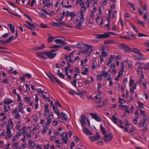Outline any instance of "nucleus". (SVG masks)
<instances>
[{
	"label": "nucleus",
	"mask_w": 149,
	"mask_h": 149,
	"mask_svg": "<svg viewBox=\"0 0 149 149\" xmlns=\"http://www.w3.org/2000/svg\"><path fill=\"white\" fill-rule=\"evenodd\" d=\"M76 47L77 48H80L82 50L80 51V52L85 54L87 53L88 56H89L93 52L92 48L91 46H90L84 44H82L81 45L77 44Z\"/></svg>",
	"instance_id": "obj_1"
},
{
	"label": "nucleus",
	"mask_w": 149,
	"mask_h": 149,
	"mask_svg": "<svg viewBox=\"0 0 149 149\" xmlns=\"http://www.w3.org/2000/svg\"><path fill=\"white\" fill-rule=\"evenodd\" d=\"M58 50V49H53L51 50L50 52H46V53L47 54V56L50 59H52L56 56V53H55V52Z\"/></svg>",
	"instance_id": "obj_2"
},
{
	"label": "nucleus",
	"mask_w": 149,
	"mask_h": 149,
	"mask_svg": "<svg viewBox=\"0 0 149 149\" xmlns=\"http://www.w3.org/2000/svg\"><path fill=\"white\" fill-rule=\"evenodd\" d=\"M6 130L7 135L5 136V139H9L11 138L12 136L11 131L10 130V127L8 124H7L6 126Z\"/></svg>",
	"instance_id": "obj_3"
},
{
	"label": "nucleus",
	"mask_w": 149,
	"mask_h": 149,
	"mask_svg": "<svg viewBox=\"0 0 149 149\" xmlns=\"http://www.w3.org/2000/svg\"><path fill=\"white\" fill-rule=\"evenodd\" d=\"M118 47L120 49H123L125 53H127L130 52V48L125 44H122L118 45Z\"/></svg>",
	"instance_id": "obj_4"
},
{
	"label": "nucleus",
	"mask_w": 149,
	"mask_h": 149,
	"mask_svg": "<svg viewBox=\"0 0 149 149\" xmlns=\"http://www.w3.org/2000/svg\"><path fill=\"white\" fill-rule=\"evenodd\" d=\"M52 82H54V81H56L58 84L61 86L62 87V83L58 79H57L54 75H51L48 76Z\"/></svg>",
	"instance_id": "obj_5"
},
{
	"label": "nucleus",
	"mask_w": 149,
	"mask_h": 149,
	"mask_svg": "<svg viewBox=\"0 0 149 149\" xmlns=\"http://www.w3.org/2000/svg\"><path fill=\"white\" fill-rule=\"evenodd\" d=\"M113 135L111 133H110L107 135L104 136V140L106 142H109L111 141L113 139Z\"/></svg>",
	"instance_id": "obj_6"
},
{
	"label": "nucleus",
	"mask_w": 149,
	"mask_h": 149,
	"mask_svg": "<svg viewBox=\"0 0 149 149\" xmlns=\"http://www.w3.org/2000/svg\"><path fill=\"white\" fill-rule=\"evenodd\" d=\"M68 135V133L66 132H64L60 136L62 137V139L63 140V142L64 143L67 144V143Z\"/></svg>",
	"instance_id": "obj_7"
},
{
	"label": "nucleus",
	"mask_w": 149,
	"mask_h": 149,
	"mask_svg": "<svg viewBox=\"0 0 149 149\" xmlns=\"http://www.w3.org/2000/svg\"><path fill=\"white\" fill-rule=\"evenodd\" d=\"M96 135V136H91L89 137V139L91 141H98L100 140V137L99 134L97 132Z\"/></svg>",
	"instance_id": "obj_8"
},
{
	"label": "nucleus",
	"mask_w": 149,
	"mask_h": 149,
	"mask_svg": "<svg viewBox=\"0 0 149 149\" xmlns=\"http://www.w3.org/2000/svg\"><path fill=\"white\" fill-rule=\"evenodd\" d=\"M14 38V37L13 36H12L5 40H0V43L2 44H7L10 43V41L13 39Z\"/></svg>",
	"instance_id": "obj_9"
},
{
	"label": "nucleus",
	"mask_w": 149,
	"mask_h": 149,
	"mask_svg": "<svg viewBox=\"0 0 149 149\" xmlns=\"http://www.w3.org/2000/svg\"><path fill=\"white\" fill-rule=\"evenodd\" d=\"M46 52H39L37 54V55L38 57L42 59H47V57L46 56H47Z\"/></svg>",
	"instance_id": "obj_10"
},
{
	"label": "nucleus",
	"mask_w": 149,
	"mask_h": 149,
	"mask_svg": "<svg viewBox=\"0 0 149 149\" xmlns=\"http://www.w3.org/2000/svg\"><path fill=\"white\" fill-rule=\"evenodd\" d=\"M86 117L84 115L82 116L80 118L79 120L82 126L85 127L86 125Z\"/></svg>",
	"instance_id": "obj_11"
},
{
	"label": "nucleus",
	"mask_w": 149,
	"mask_h": 149,
	"mask_svg": "<svg viewBox=\"0 0 149 149\" xmlns=\"http://www.w3.org/2000/svg\"><path fill=\"white\" fill-rule=\"evenodd\" d=\"M86 8L85 7L81 8L80 11H79L78 13L79 17L84 18L83 17L84 15V13L86 12Z\"/></svg>",
	"instance_id": "obj_12"
},
{
	"label": "nucleus",
	"mask_w": 149,
	"mask_h": 149,
	"mask_svg": "<svg viewBox=\"0 0 149 149\" xmlns=\"http://www.w3.org/2000/svg\"><path fill=\"white\" fill-rule=\"evenodd\" d=\"M89 114L91 115L93 118L95 119L96 121L99 122L101 121V120L100 119V117L98 116L96 113H90Z\"/></svg>",
	"instance_id": "obj_13"
},
{
	"label": "nucleus",
	"mask_w": 149,
	"mask_h": 149,
	"mask_svg": "<svg viewBox=\"0 0 149 149\" xmlns=\"http://www.w3.org/2000/svg\"><path fill=\"white\" fill-rule=\"evenodd\" d=\"M82 131L86 135H91L93 134V133L90 131L86 127H83L82 128Z\"/></svg>",
	"instance_id": "obj_14"
},
{
	"label": "nucleus",
	"mask_w": 149,
	"mask_h": 149,
	"mask_svg": "<svg viewBox=\"0 0 149 149\" xmlns=\"http://www.w3.org/2000/svg\"><path fill=\"white\" fill-rule=\"evenodd\" d=\"M107 35V33H105L102 34H95L94 35L96 38L97 39H101L107 38L108 36Z\"/></svg>",
	"instance_id": "obj_15"
},
{
	"label": "nucleus",
	"mask_w": 149,
	"mask_h": 149,
	"mask_svg": "<svg viewBox=\"0 0 149 149\" xmlns=\"http://www.w3.org/2000/svg\"><path fill=\"white\" fill-rule=\"evenodd\" d=\"M101 75L102 76L104 77L105 78H107L108 76H109V77L107 78V80H109L111 79V77L109 74H108L105 70L103 71L101 73Z\"/></svg>",
	"instance_id": "obj_16"
},
{
	"label": "nucleus",
	"mask_w": 149,
	"mask_h": 149,
	"mask_svg": "<svg viewBox=\"0 0 149 149\" xmlns=\"http://www.w3.org/2000/svg\"><path fill=\"white\" fill-rule=\"evenodd\" d=\"M80 22H79L76 25V28L77 29H79L81 28V26L84 20V18L79 17Z\"/></svg>",
	"instance_id": "obj_17"
},
{
	"label": "nucleus",
	"mask_w": 149,
	"mask_h": 149,
	"mask_svg": "<svg viewBox=\"0 0 149 149\" xmlns=\"http://www.w3.org/2000/svg\"><path fill=\"white\" fill-rule=\"evenodd\" d=\"M54 41L56 43L58 44H59L61 45H62L63 44H66V40H62L61 39H56L54 40Z\"/></svg>",
	"instance_id": "obj_18"
},
{
	"label": "nucleus",
	"mask_w": 149,
	"mask_h": 149,
	"mask_svg": "<svg viewBox=\"0 0 149 149\" xmlns=\"http://www.w3.org/2000/svg\"><path fill=\"white\" fill-rule=\"evenodd\" d=\"M94 99L95 100V102L97 103L100 102L102 100L101 98L100 97V95H99L98 96V95L95 96V98Z\"/></svg>",
	"instance_id": "obj_19"
},
{
	"label": "nucleus",
	"mask_w": 149,
	"mask_h": 149,
	"mask_svg": "<svg viewBox=\"0 0 149 149\" xmlns=\"http://www.w3.org/2000/svg\"><path fill=\"white\" fill-rule=\"evenodd\" d=\"M4 102L6 104H8L12 103L13 102L11 99L8 98H5L4 100Z\"/></svg>",
	"instance_id": "obj_20"
},
{
	"label": "nucleus",
	"mask_w": 149,
	"mask_h": 149,
	"mask_svg": "<svg viewBox=\"0 0 149 149\" xmlns=\"http://www.w3.org/2000/svg\"><path fill=\"white\" fill-rule=\"evenodd\" d=\"M8 25L9 27L11 32L13 33H14L15 32V31L14 26L10 23H8Z\"/></svg>",
	"instance_id": "obj_21"
},
{
	"label": "nucleus",
	"mask_w": 149,
	"mask_h": 149,
	"mask_svg": "<svg viewBox=\"0 0 149 149\" xmlns=\"http://www.w3.org/2000/svg\"><path fill=\"white\" fill-rule=\"evenodd\" d=\"M52 108L55 113L57 114L58 116V118H59V112L58 109L55 108L54 106H53Z\"/></svg>",
	"instance_id": "obj_22"
},
{
	"label": "nucleus",
	"mask_w": 149,
	"mask_h": 149,
	"mask_svg": "<svg viewBox=\"0 0 149 149\" xmlns=\"http://www.w3.org/2000/svg\"><path fill=\"white\" fill-rule=\"evenodd\" d=\"M141 66L145 70L149 69V63H147L146 64L144 63H141Z\"/></svg>",
	"instance_id": "obj_23"
},
{
	"label": "nucleus",
	"mask_w": 149,
	"mask_h": 149,
	"mask_svg": "<svg viewBox=\"0 0 149 149\" xmlns=\"http://www.w3.org/2000/svg\"><path fill=\"white\" fill-rule=\"evenodd\" d=\"M29 146L31 148H33L36 145V143L31 140H29Z\"/></svg>",
	"instance_id": "obj_24"
},
{
	"label": "nucleus",
	"mask_w": 149,
	"mask_h": 149,
	"mask_svg": "<svg viewBox=\"0 0 149 149\" xmlns=\"http://www.w3.org/2000/svg\"><path fill=\"white\" fill-rule=\"evenodd\" d=\"M67 15L71 16L72 17H73L76 15V14L75 12H70L68 11H67Z\"/></svg>",
	"instance_id": "obj_25"
},
{
	"label": "nucleus",
	"mask_w": 149,
	"mask_h": 149,
	"mask_svg": "<svg viewBox=\"0 0 149 149\" xmlns=\"http://www.w3.org/2000/svg\"><path fill=\"white\" fill-rule=\"evenodd\" d=\"M45 47V45L42 44L40 47H37L34 48V49L36 50H41Z\"/></svg>",
	"instance_id": "obj_26"
},
{
	"label": "nucleus",
	"mask_w": 149,
	"mask_h": 149,
	"mask_svg": "<svg viewBox=\"0 0 149 149\" xmlns=\"http://www.w3.org/2000/svg\"><path fill=\"white\" fill-rule=\"evenodd\" d=\"M20 135V134L19 133H18V134H17L13 137V139L11 141V142L12 143L14 142L15 140L18 139Z\"/></svg>",
	"instance_id": "obj_27"
},
{
	"label": "nucleus",
	"mask_w": 149,
	"mask_h": 149,
	"mask_svg": "<svg viewBox=\"0 0 149 149\" xmlns=\"http://www.w3.org/2000/svg\"><path fill=\"white\" fill-rule=\"evenodd\" d=\"M111 119L112 121L116 125H117L119 124V123L117 122L116 121L118 120L117 118H116L114 116H113L112 117V118H111Z\"/></svg>",
	"instance_id": "obj_28"
},
{
	"label": "nucleus",
	"mask_w": 149,
	"mask_h": 149,
	"mask_svg": "<svg viewBox=\"0 0 149 149\" xmlns=\"http://www.w3.org/2000/svg\"><path fill=\"white\" fill-rule=\"evenodd\" d=\"M55 143L57 144V146L59 148H61L62 147L63 144L62 143H60L59 141L58 140H56L55 141Z\"/></svg>",
	"instance_id": "obj_29"
},
{
	"label": "nucleus",
	"mask_w": 149,
	"mask_h": 149,
	"mask_svg": "<svg viewBox=\"0 0 149 149\" xmlns=\"http://www.w3.org/2000/svg\"><path fill=\"white\" fill-rule=\"evenodd\" d=\"M47 122L46 123V125H49L50 123H51L52 122V118H51L50 115H49L47 117Z\"/></svg>",
	"instance_id": "obj_30"
},
{
	"label": "nucleus",
	"mask_w": 149,
	"mask_h": 149,
	"mask_svg": "<svg viewBox=\"0 0 149 149\" xmlns=\"http://www.w3.org/2000/svg\"><path fill=\"white\" fill-rule=\"evenodd\" d=\"M48 35L49 36L47 39L48 42H52L53 39L54 38L50 34H48Z\"/></svg>",
	"instance_id": "obj_31"
},
{
	"label": "nucleus",
	"mask_w": 149,
	"mask_h": 149,
	"mask_svg": "<svg viewBox=\"0 0 149 149\" xmlns=\"http://www.w3.org/2000/svg\"><path fill=\"white\" fill-rule=\"evenodd\" d=\"M133 57L135 58L136 60H138V61H141L142 60H144V59L142 57H139L136 55H133L132 56Z\"/></svg>",
	"instance_id": "obj_32"
},
{
	"label": "nucleus",
	"mask_w": 149,
	"mask_h": 149,
	"mask_svg": "<svg viewBox=\"0 0 149 149\" xmlns=\"http://www.w3.org/2000/svg\"><path fill=\"white\" fill-rule=\"evenodd\" d=\"M48 129V127L47 126H44L43 129L41 132L43 134H45L47 131Z\"/></svg>",
	"instance_id": "obj_33"
},
{
	"label": "nucleus",
	"mask_w": 149,
	"mask_h": 149,
	"mask_svg": "<svg viewBox=\"0 0 149 149\" xmlns=\"http://www.w3.org/2000/svg\"><path fill=\"white\" fill-rule=\"evenodd\" d=\"M139 50L135 48H130V51L134 52L136 54H138L139 52Z\"/></svg>",
	"instance_id": "obj_34"
},
{
	"label": "nucleus",
	"mask_w": 149,
	"mask_h": 149,
	"mask_svg": "<svg viewBox=\"0 0 149 149\" xmlns=\"http://www.w3.org/2000/svg\"><path fill=\"white\" fill-rule=\"evenodd\" d=\"M100 128L101 131L103 134L105 135L106 134V131L104 128L103 127L102 125L100 124Z\"/></svg>",
	"instance_id": "obj_35"
},
{
	"label": "nucleus",
	"mask_w": 149,
	"mask_h": 149,
	"mask_svg": "<svg viewBox=\"0 0 149 149\" xmlns=\"http://www.w3.org/2000/svg\"><path fill=\"white\" fill-rule=\"evenodd\" d=\"M146 121V120H144V121H142L141 122H140L139 123L138 125V126L139 127H143L144 125L145 121Z\"/></svg>",
	"instance_id": "obj_36"
},
{
	"label": "nucleus",
	"mask_w": 149,
	"mask_h": 149,
	"mask_svg": "<svg viewBox=\"0 0 149 149\" xmlns=\"http://www.w3.org/2000/svg\"><path fill=\"white\" fill-rule=\"evenodd\" d=\"M127 35L130 36H132L133 38L134 39H136V37L133 34V33L131 31H129L127 32Z\"/></svg>",
	"instance_id": "obj_37"
},
{
	"label": "nucleus",
	"mask_w": 149,
	"mask_h": 149,
	"mask_svg": "<svg viewBox=\"0 0 149 149\" xmlns=\"http://www.w3.org/2000/svg\"><path fill=\"white\" fill-rule=\"evenodd\" d=\"M41 13H39V14L41 15H45V14L47 15H49V13L47 12L46 11H45L44 9H42V11L41 12Z\"/></svg>",
	"instance_id": "obj_38"
},
{
	"label": "nucleus",
	"mask_w": 149,
	"mask_h": 149,
	"mask_svg": "<svg viewBox=\"0 0 149 149\" xmlns=\"http://www.w3.org/2000/svg\"><path fill=\"white\" fill-rule=\"evenodd\" d=\"M63 1H62L61 3V5H62V6L64 8H69L72 7V5H63Z\"/></svg>",
	"instance_id": "obj_39"
},
{
	"label": "nucleus",
	"mask_w": 149,
	"mask_h": 149,
	"mask_svg": "<svg viewBox=\"0 0 149 149\" xmlns=\"http://www.w3.org/2000/svg\"><path fill=\"white\" fill-rule=\"evenodd\" d=\"M142 66H141V64L139 65L137 71L141 73L142 72Z\"/></svg>",
	"instance_id": "obj_40"
},
{
	"label": "nucleus",
	"mask_w": 149,
	"mask_h": 149,
	"mask_svg": "<svg viewBox=\"0 0 149 149\" xmlns=\"http://www.w3.org/2000/svg\"><path fill=\"white\" fill-rule=\"evenodd\" d=\"M114 43V41L111 40H107L104 41V43L105 44H113Z\"/></svg>",
	"instance_id": "obj_41"
},
{
	"label": "nucleus",
	"mask_w": 149,
	"mask_h": 149,
	"mask_svg": "<svg viewBox=\"0 0 149 149\" xmlns=\"http://www.w3.org/2000/svg\"><path fill=\"white\" fill-rule=\"evenodd\" d=\"M130 26L132 27V28L135 31V32L138 33H139V32L137 29L134 26V25L131 24H130Z\"/></svg>",
	"instance_id": "obj_42"
},
{
	"label": "nucleus",
	"mask_w": 149,
	"mask_h": 149,
	"mask_svg": "<svg viewBox=\"0 0 149 149\" xmlns=\"http://www.w3.org/2000/svg\"><path fill=\"white\" fill-rule=\"evenodd\" d=\"M61 115L63 118L65 120H67L68 119V118L67 115L64 113H61Z\"/></svg>",
	"instance_id": "obj_43"
},
{
	"label": "nucleus",
	"mask_w": 149,
	"mask_h": 149,
	"mask_svg": "<svg viewBox=\"0 0 149 149\" xmlns=\"http://www.w3.org/2000/svg\"><path fill=\"white\" fill-rule=\"evenodd\" d=\"M102 76L101 75V74H98L96 76V79L97 80H100L101 81L102 79Z\"/></svg>",
	"instance_id": "obj_44"
},
{
	"label": "nucleus",
	"mask_w": 149,
	"mask_h": 149,
	"mask_svg": "<svg viewBox=\"0 0 149 149\" xmlns=\"http://www.w3.org/2000/svg\"><path fill=\"white\" fill-rule=\"evenodd\" d=\"M122 64L123 65V67H122L121 69L120 70V71H119V74L121 75H123V71L124 70V65H123V62L122 63Z\"/></svg>",
	"instance_id": "obj_45"
},
{
	"label": "nucleus",
	"mask_w": 149,
	"mask_h": 149,
	"mask_svg": "<svg viewBox=\"0 0 149 149\" xmlns=\"http://www.w3.org/2000/svg\"><path fill=\"white\" fill-rule=\"evenodd\" d=\"M19 109H18L19 111L20 112L21 110L23 109V107L22 106V102H19Z\"/></svg>",
	"instance_id": "obj_46"
},
{
	"label": "nucleus",
	"mask_w": 149,
	"mask_h": 149,
	"mask_svg": "<svg viewBox=\"0 0 149 149\" xmlns=\"http://www.w3.org/2000/svg\"><path fill=\"white\" fill-rule=\"evenodd\" d=\"M138 103L140 109H143L144 107L143 104L142 103L140 102H138Z\"/></svg>",
	"instance_id": "obj_47"
},
{
	"label": "nucleus",
	"mask_w": 149,
	"mask_h": 149,
	"mask_svg": "<svg viewBox=\"0 0 149 149\" xmlns=\"http://www.w3.org/2000/svg\"><path fill=\"white\" fill-rule=\"evenodd\" d=\"M60 47H61L60 46H58L56 45H53L52 46H51L50 47V48H52V49H57L59 48Z\"/></svg>",
	"instance_id": "obj_48"
},
{
	"label": "nucleus",
	"mask_w": 149,
	"mask_h": 149,
	"mask_svg": "<svg viewBox=\"0 0 149 149\" xmlns=\"http://www.w3.org/2000/svg\"><path fill=\"white\" fill-rule=\"evenodd\" d=\"M138 23L140 25H141L143 27H145V25L144 24V23L143 21H140V20H138Z\"/></svg>",
	"instance_id": "obj_49"
},
{
	"label": "nucleus",
	"mask_w": 149,
	"mask_h": 149,
	"mask_svg": "<svg viewBox=\"0 0 149 149\" xmlns=\"http://www.w3.org/2000/svg\"><path fill=\"white\" fill-rule=\"evenodd\" d=\"M58 22V23H57L58 24V27L61 26L63 25H66V24L64 22L59 21Z\"/></svg>",
	"instance_id": "obj_50"
},
{
	"label": "nucleus",
	"mask_w": 149,
	"mask_h": 149,
	"mask_svg": "<svg viewBox=\"0 0 149 149\" xmlns=\"http://www.w3.org/2000/svg\"><path fill=\"white\" fill-rule=\"evenodd\" d=\"M29 26V29L33 30L35 29V26L33 24L31 23V24Z\"/></svg>",
	"instance_id": "obj_51"
},
{
	"label": "nucleus",
	"mask_w": 149,
	"mask_h": 149,
	"mask_svg": "<svg viewBox=\"0 0 149 149\" xmlns=\"http://www.w3.org/2000/svg\"><path fill=\"white\" fill-rule=\"evenodd\" d=\"M125 101L123 99H122L120 97L119 98V102L121 103V104H123L125 103Z\"/></svg>",
	"instance_id": "obj_52"
},
{
	"label": "nucleus",
	"mask_w": 149,
	"mask_h": 149,
	"mask_svg": "<svg viewBox=\"0 0 149 149\" xmlns=\"http://www.w3.org/2000/svg\"><path fill=\"white\" fill-rule=\"evenodd\" d=\"M134 80L133 79H130L129 82V86L131 87L133 86L134 83Z\"/></svg>",
	"instance_id": "obj_53"
},
{
	"label": "nucleus",
	"mask_w": 149,
	"mask_h": 149,
	"mask_svg": "<svg viewBox=\"0 0 149 149\" xmlns=\"http://www.w3.org/2000/svg\"><path fill=\"white\" fill-rule=\"evenodd\" d=\"M143 18L145 21H146L147 20L148 14L147 13H146L144 14Z\"/></svg>",
	"instance_id": "obj_54"
},
{
	"label": "nucleus",
	"mask_w": 149,
	"mask_h": 149,
	"mask_svg": "<svg viewBox=\"0 0 149 149\" xmlns=\"http://www.w3.org/2000/svg\"><path fill=\"white\" fill-rule=\"evenodd\" d=\"M25 86L26 87V92H27L29 91L30 89V88L29 85L27 84H25Z\"/></svg>",
	"instance_id": "obj_55"
},
{
	"label": "nucleus",
	"mask_w": 149,
	"mask_h": 149,
	"mask_svg": "<svg viewBox=\"0 0 149 149\" xmlns=\"http://www.w3.org/2000/svg\"><path fill=\"white\" fill-rule=\"evenodd\" d=\"M49 114V109H45L44 112V115L45 116H47Z\"/></svg>",
	"instance_id": "obj_56"
},
{
	"label": "nucleus",
	"mask_w": 149,
	"mask_h": 149,
	"mask_svg": "<svg viewBox=\"0 0 149 149\" xmlns=\"http://www.w3.org/2000/svg\"><path fill=\"white\" fill-rule=\"evenodd\" d=\"M20 114L18 113H17L15 116L14 118L16 119H19L20 118Z\"/></svg>",
	"instance_id": "obj_57"
},
{
	"label": "nucleus",
	"mask_w": 149,
	"mask_h": 149,
	"mask_svg": "<svg viewBox=\"0 0 149 149\" xmlns=\"http://www.w3.org/2000/svg\"><path fill=\"white\" fill-rule=\"evenodd\" d=\"M24 77H25V76L27 77L28 78H31V74L29 73H26L25 74H24L23 75Z\"/></svg>",
	"instance_id": "obj_58"
},
{
	"label": "nucleus",
	"mask_w": 149,
	"mask_h": 149,
	"mask_svg": "<svg viewBox=\"0 0 149 149\" xmlns=\"http://www.w3.org/2000/svg\"><path fill=\"white\" fill-rule=\"evenodd\" d=\"M58 23L56 22H53L52 23V25L54 26L58 27Z\"/></svg>",
	"instance_id": "obj_59"
},
{
	"label": "nucleus",
	"mask_w": 149,
	"mask_h": 149,
	"mask_svg": "<svg viewBox=\"0 0 149 149\" xmlns=\"http://www.w3.org/2000/svg\"><path fill=\"white\" fill-rule=\"evenodd\" d=\"M76 82L77 81L75 79H73V80L71 81V83L72 85L76 86Z\"/></svg>",
	"instance_id": "obj_60"
},
{
	"label": "nucleus",
	"mask_w": 149,
	"mask_h": 149,
	"mask_svg": "<svg viewBox=\"0 0 149 149\" xmlns=\"http://www.w3.org/2000/svg\"><path fill=\"white\" fill-rule=\"evenodd\" d=\"M24 15L26 17H27L30 21H31V22H32V20L31 18L29 17V16L27 14L25 13L24 14Z\"/></svg>",
	"instance_id": "obj_61"
},
{
	"label": "nucleus",
	"mask_w": 149,
	"mask_h": 149,
	"mask_svg": "<svg viewBox=\"0 0 149 149\" xmlns=\"http://www.w3.org/2000/svg\"><path fill=\"white\" fill-rule=\"evenodd\" d=\"M58 75L61 78L63 79L64 78V75L61 72L60 73H59V74H58Z\"/></svg>",
	"instance_id": "obj_62"
},
{
	"label": "nucleus",
	"mask_w": 149,
	"mask_h": 149,
	"mask_svg": "<svg viewBox=\"0 0 149 149\" xmlns=\"http://www.w3.org/2000/svg\"><path fill=\"white\" fill-rule=\"evenodd\" d=\"M102 56H103V57H104L107 56V54L106 53V52L104 51H103L102 53Z\"/></svg>",
	"instance_id": "obj_63"
},
{
	"label": "nucleus",
	"mask_w": 149,
	"mask_h": 149,
	"mask_svg": "<svg viewBox=\"0 0 149 149\" xmlns=\"http://www.w3.org/2000/svg\"><path fill=\"white\" fill-rule=\"evenodd\" d=\"M53 125L54 126H56L58 124V121L57 120L54 121L52 122Z\"/></svg>",
	"instance_id": "obj_64"
}]
</instances>
